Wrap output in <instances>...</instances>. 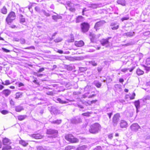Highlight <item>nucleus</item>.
<instances>
[{
  "label": "nucleus",
  "mask_w": 150,
  "mask_h": 150,
  "mask_svg": "<svg viewBox=\"0 0 150 150\" xmlns=\"http://www.w3.org/2000/svg\"><path fill=\"white\" fill-rule=\"evenodd\" d=\"M101 128V126L98 123H95L92 125L89 129V132L92 134H96L98 132Z\"/></svg>",
  "instance_id": "1"
},
{
  "label": "nucleus",
  "mask_w": 150,
  "mask_h": 150,
  "mask_svg": "<svg viewBox=\"0 0 150 150\" xmlns=\"http://www.w3.org/2000/svg\"><path fill=\"white\" fill-rule=\"evenodd\" d=\"M65 138L66 140L71 143H77L79 142V140L77 138H74L73 136L71 134L66 135Z\"/></svg>",
  "instance_id": "2"
},
{
  "label": "nucleus",
  "mask_w": 150,
  "mask_h": 150,
  "mask_svg": "<svg viewBox=\"0 0 150 150\" xmlns=\"http://www.w3.org/2000/svg\"><path fill=\"white\" fill-rule=\"evenodd\" d=\"M16 18V15L14 12L12 11L8 14L6 18V21L8 23H11Z\"/></svg>",
  "instance_id": "3"
},
{
  "label": "nucleus",
  "mask_w": 150,
  "mask_h": 150,
  "mask_svg": "<svg viewBox=\"0 0 150 150\" xmlns=\"http://www.w3.org/2000/svg\"><path fill=\"white\" fill-rule=\"evenodd\" d=\"M90 28L89 24L87 23L84 22L81 24V28L82 32L85 33Z\"/></svg>",
  "instance_id": "4"
},
{
  "label": "nucleus",
  "mask_w": 150,
  "mask_h": 150,
  "mask_svg": "<svg viewBox=\"0 0 150 150\" xmlns=\"http://www.w3.org/2000/svg\"><path fill=\"white\" fill-rule=\"evenodd\" d=\"M106 22L104 20H101L95 23L94 28L96 31H97L100 28V27L102 26Z\"/></svg>",
  "instance_id": "5"
},
{
  "label": "nucleus",
  "mask_w": 150,
  "mask_h": 150,
  "mask_svg": "<svg viewBox=\"0 0 150 150\" xmlns=\"http://www.w3.org/2000/svg\"><path fill=\"white\" fill-rule=\"evenodd\" d=\"M120 117V115L119 113H117L114 115L113 117L112 124L114 126H116L117 125L118 121L119 120Z\"/></svg>",
  "instance_id": "6"
},
{
  "label": "nucleus",
  "mask_w": 150,
  "mask_h": 150,
  "mask_svg": "<svg viewBox=\"0 0 150 150\" xmlns=\"http://www.w3.org/2000/svg\"><path fill=\"white\" fill-rule=\"evenodd\" d=\"M46 133L49 134H52L53 136L52 137L55 138L57 136L58 131L57 130L49 129L47 130Z\"/></svg>",
  "instance_id": "7"
},
{
  "label": "nucleus",
  "mask_w": 150,
  "mask_h": 150,
  "mask_svg": "<svg viewBox=\"0 0 150 150\" xmlns=\"http://www.w3.org/2000/svg\"><path fill=\"white\" fill-rule=\"evenodd\" d=\"M111 38V37H108L106 39H103L100 41V43L103 46H105L106 47H108L110 45V42L108 40Z\"/></svg>",
  "instance_id": "8"
},
{
  "label": "nucleus",
  "mask_w": 150,
  "mask_h": 150,
  "mask_svg": "<svg viewBox=\"0 0 150 150\" xmlns=\"http://www.w3.org/2000/svg\"><path fill=\"white\" fill-rule=\"evenodd\" d=\"M130 128L132 131L137 132L139 129L140 128V127L137 123H134L131 125Z\"/></svg>",
  "instance_id": "9"
},
{
  "label": "nucleus",
  "mask_w": 150,
  "mask_h": 150,
  "mask_svg": "<svg viewBox=\"0 0 150 150\" xmlns=\"http://www.w3.org/2000/svg\"><path fill=\"white\" fill-rule=\"evenodd\" d=\"M71 122L72 124H76L81 122V120L80 117H76L72 118Z\"/></svg>",
  "instance_id": "10"
},
{
  "label": "nucleus",
  "mask_w": 150,
  "mask_h": 150,
  "mask_svg": "<svg viewBox=\"0 0 150 150\" xmlns=\"http://www.w3.org/2000/svg\"><path fill=\"white\" fill-rule=\"evenodd\" d=\"M111 29L112 30H117L119 28V25L117 23L112 22L110 24Z\"/></svg>",
  "instance_id": "11"
},
{
  "label": "nucleus",
  "mask_w": 150,
  "mask_h": 150,
  "mask_svg": "<svg viewBox=\"0 0 150 150\" xmlns=\"http://www.w3.org/2000/svg\"><path fill=\"white\" fill-rule=\"evenodd\" d=\"M120 126L122 128H126L127 127V123L126 121L122 120L120 123Z\"/></svg>",
  "instance_id": "12"
},
{
  "label": "nucleus",
  "mask_w": 150,
  "mask_h": 150,
  "mask_svg": "<svg viewBox=\"0 0 150 150\" xmlns=\"http://www.w3.org/2000/svg\"><path fill=\"white\" fill-rule=\"evenodd\" d=\"M84 44V42L81 40L78 42H76L75 43V45L78 47H81L83 46Z\"/></svg>",
  "instance_id": "13"
},
{
  "label": "nucleus",
  "mask_w": 150,
  "mask_h": 150,
  "mask_svg": "<svg viewBox=\"0 0 150 150\" xmlns=\"http://www.w3.org/2000/svg\"><path fill=\"white\" fill-rule=\"evenodd\" d=\"M11 93V91L7 89L4 90L2 92V93L6 97L9 96L10 94Z\"/></svg>",
  "instance_id": "14"
},
{
  "label": "nucleus",
  "mask_w": 150,
  "mask_h": 150,
  "mask_svg": "<svg viewBox=\"0 0 150 150\" xmlns=\"http://www.w3.org/2000/svg\"><path fill=\"white\" fill-rule=\"evenodd\" d=\"M56 14V15H53L52 16V19L54 20L56 22L57 21L58 19H62V16H61L58 15L57 14Z\"/></svg>",
  "instance_id": "15"
},
{
  "label": "nucleus",
  "mask_w": 150,
  "mask_h": 150,
  "mask_svg": "<svg viewBox=\"0 0 150 150\" xmlns=\"http://www.w3.org/2000/svg\"><path fill=\"white\" fill-rule=\"evenodd\" d=\"M135 33L134 32H127L125 33L124 34V35L126 36L127 37H131L134 35Z\"/></svg>",
  "instance_id": "16"
},
{
  "label": "nucleus",
  "mask_w": 150,
  "mask_h": 150,
  "mask_svg": "<svg viewBox=\"0 0 150 150\" xmlns=\"http://www.w3.org/2000/svg\"><path fill=\"white\" fill-rule=\"evenodd\" d=\"M3 144L4 145L9 144L10 143V141L8 139L5 138L3 140Z\"/></svg>",
  "instance_id": "17"
},
{
  "label": "nucleus",
  "mask_w": 150,
  "mask_h": 150,
  "mask_svg": "<svg viewBox=\"0 0 150 150\" xmlns=\"http://www.w3.org/2000/svg\"><path fill=\"white\" fill-rule=\"evenodd\" d=\"M15 110L17 112H20L21 110H23V107L20 106H16L15 107Z\"/></svg>",
  "instance_id": "18"
},
{
  "label": "nucleus",
  "mask_w": 150,
  "mask_h": 150,
  "mask_svg": "<svg viewBox=\"0 0 150 150\" xmlns=\"http://www.w3.org/2000/svg\"><path fill=\"white\" fill-rule=\"evenodd\" d=\"M83 20V18L82 16H79L76 19V22L78 23L82 21Z\"/></svg>",
  "instance_id": "19"
},
{
  "label": "nucleus",
  "mask_w": 150,
  "mask_h": 150,
  "mask_svg": "<svg viewBox=\"0 0 150 150\" xmlns=\"http://www.w3.org/2000/svg\"><path fill=\"white\" fill-rule=\"evenodd\" d=\"M32 137L35 139H40L42 137V136L39 134H33L32 135Z\"/></svg>",
  "instance_id": "20"
},
{
  "label": "nucleus",
  "mask_w": 150,
  "mask_h": 150,
  "mask_svg": "<svg viewBox=\"0 0 150 150\" xmlns=\"http://www.w3.org/2000/svg\"><path fill=\"white\" fill-rule=\"evenodd\" d=\"M117 3L118 4L124 6L125 5L126 1L125 0H117Z\"/></svg>",
  "instance_id": "21"
},
{
  "label": "nucleus",
  "mask_w": 150,
  "mask_h": 150,
  "mask_svg": "<svg viewBox=\"0 0 150 150\" xmlns=\"http://www.w3.org/2000/svg\"><path fill=\"white\" fill-rule=\"evenodd\" d=\"M19 143L24 147L26 146L28 144V143L27 142L22 140H21L19 141Z\"/></svg>",
  "instance_id": "22"
},
{
  "label": "nucleus",
  "mask_w": 150,
  "mask_h": 150,
  "mask_svg": "<svg viewBox=\"0 0 150 150\" xmlns=\"http://www.w3.org/2000/svg\"><path fill=\"white\" fill-rule=\"evenodd\" d=\"M26 117L27 116L25 115H20L18 116V118L19 120L21 121L25 119Z\"/></svg>",
  "instance_id": "23"
},
{
  "label": "nucleus",
  "mask_w": 150,
  "mask_h": 150,
  "mask_svg": "<svg viewBox=\"0 0 150 150\" xmlns=\"http://www.w3.org/2000/svg\"><path fill=\"white\" fill-rule=\"evenodd\" d=\"M136 73L138 75H141L143 74L144 72L140 69H137Z\"/></svg>",
  "instance_id": "24"
},
{
  "label": "nucleus",
  "mask_w": 150,
  "mask_h": 150,
  "mask_svg": "<svg viewBox=\"0 0 150 150\" xmlns=\"http://www.w3.org/2000/svg\"><path fill=\"white\" fill-rule=\"evenodd\" d=\"M75 147L74 146H69L65 148V150H74Z\"/></svg>",
  "instance_id": "25"
},
{
  "label": "nucleus",
  "mask_w": 150,
  "mask_h": 150,
  "mask_svg": "<svg viewBox=\"0 0 150 150\" xmlns=\"http://www.w3.org/2000/svg\"><path fill=\"white\" fill-rule=\"evenodd\" d=\"M61 120H56L53 121L51 122V123L52 124H59L62 122Z\"/></svg>",
  "instance_id": "26"
},
{
  "label": "nucleus",
  "mask_w": 150,
  "mask_h": 150,
  "mask_svg": "<svg viewBox=\"0 0 150 150\" xmlns=\"http://www.w3.org/2000/svg\"><path fill=\"white\" fill-rule=\"evenodd\" d=\"M57 102H59V103L61 104H66L68 103L67 101L62 100L60 98L57 99Z\"/></svg>",
  "instance_id": "27"
},
{
  "label": "nucleus",
  "mask_w": 150,
  "mask_h": 150,
  "mask_svg": "<svg viewBox=\"0 0 150 150\" xmlns=\"http://www.w3.org/2000/svg\"><path fill=\"white\" fill-rule=\"evenodd\" d=\"M1 12L4 14H6L7 13V9L5 6H4L1 9Z\"/></svg>",
  "instance_id": "28"
},
{
  "label": "nucleus",
  "mask_w": 150,
  "mask_h": 150,
  "mask_svg": "<svg viewBox=\"0 0 150 150\" xmlns=\"http://www.w3.org/2000/svg\"><path fill=\"white\" fill-rule=\"evenodd\" d=\"M87 146L86 145H83L78 148L76 150H84L87 148Z\"/></svg>",
  "instance_id": "29"
},
{
  "label": "nucleus",
  "mask_w": 150,
  "mask_h": 150,
  "mask_svg": "<svg viewBox=\"0 0 150 150\" xmlns=\"http://www.w3.org/2000/svg\"><path fill=\"white\" fill-rule=\"evenodd\" d=\"M94 83L95 86L98 88H100L101 86V84L97 81H95Z\"/></svg>",
  "instance_id": "30"
},
{
  "label": "nucleus",
  "mask_w": 150,
  "mask_h": 150,
  "mask_svg": "<svg viewBox=\"0 0 150 150\" xmlns=\"http://www.w3.org/2000/svg\"><path fill=\"white\" fill-rule=\"evenodd\" d=\"M134 105L136 108H139L140 106V102L139 100L136 101L134 102Z\"/></svg>",
  "instance_id": "31"
},
{
  "label": "nucleus",
  "mask_w": 150,
  "mask_h": 150,
  "mask_svg": "<svg viewBox=\"0 0 150 150\" xmlns=\"http://www.w3.org/2000/svg\"><path fill=\"white\" fill-rule=\"evenodd\" d=\"M2 84L4 85H8L11 84L10 81L9 80H6L4 82H2Z\"/></svg>",
  "instance_id": "32"
},
{
  "label": "nucleus",
  "mask_w": 150,
  "mask_h": 150,
  "mask_svg": "<svg viewBox=\"0 0 150 150\" xmlns=\"http://www.w3.org/2000/svg\"><path fill=\"white\" fill-rule=\"evenodd\" d=\"M22 93L18 92L16 94V98H18L22 96Z\"/></svg>",
  "instance_id": "33"
},
{
  "label": "nucleus",
  "mask_w": 150,
  "mask_h": 150,
  "mask_svg": "<svg viewBox=\"0 0 150 150\" xmlns=\"http://www.w3.org/2000/svg\"><path fill=\"white\" fill-rule=\"evenodd\" d=\"M66 4L68 7L69 8L72 7L73 6V4L71 3L70 1H67L66 2Z\"/></svg>",
  "instance_id": "34"
},
{
  "label": "nucleus",
  "mask_w": 150,
  "mask_h": 150,
  "mask_svg": "<svg viewBox=\"0 0 150 150\" xmlns=\"http://www.w3.org/2000/svg\"><path fill=\"white\" fill-rule=\"evenodd\" d=\"M37 150H48L45 147L44 148L41 146H38L37 148Z\"/></svg>",
  "instance_id": "35"
},
{
  "label": "nucleus",
  "mask_w": 150,
  "mask_h": 150,
  "mask_svg": "<svg viewBox=\"0 0 150 150\" xmlns=\"http://www.w3.org/2000/svg\"><path fill=\"white\" fill-rule=\"evenodd\" d=\"M62 40V39L60 38H56L54 40V41L55 42H59Z\"/></svg>",
  "instance_id": "36"
},
{
  "label": "nucleus",
  "mask_w": 150,
  "mask_h": 150,
  "mask_svg": "<svg viewBox=\"0 0 150 150\" xmlns=\"http://www.w3.org/2000/svg\"><path fill=\"white\" fill-rule=\"evenodd\" d=\"M42 11L43 13L46 16H50V14L49 13L46 12L45 10H43Z\"/></svg>",
  "instance_id": "37"
},
{
  "label": "nucleus",
  "mask_w": 150,
  "mask_h": 150,
  "mask_svg": "<svg viewBox=\"0 0 150 150\" xmlns=\"http://www.w3.org/2000/svg\"><path fill=\"white\" fill-rule=\"evenodd\" d=\"M11 146H8L6 147H3L2 149V150H9L11 149Z\"/></svg>",
  "instance_id": "38"
},
{
  "label": "nucleus",
  "mask_w": 150,
  "mask_h": 150,
  "mask_svg": "<svg viewBox=\"0 0 150 150\" xmlns=\"http://www.w3.org/2000/svg\"><path fill=\"white\" fill-rule=\"evenodd\" d=\"M91 113L89 112H85L82 113V115L86 117H89L90 116V114Z\"/></svg>",
  "instance_id": "39"
},
{
  "label": "nucleus",
  "mask_w": 150,
  "mask_h": 150,
  "mask_svg": "<svg viewBox=\"0 0 150 150\" xmlns=\"http://www.w3.org/2000/svg\"><path fill=\"white\" fill-rule=\"evenodd\" d=\"M66 68L68 70H71L73 69L72 67L70 65H67Z\"/></svg>",
  "instance_id": "40"
},
{
  "label": "nucleus",
  "mask_w": 150,
  "mask_h": 150,
  "mask_svg": "<svg viewBox=\"0 0 150 150\" xmlns=\"http://www.w3.org/2000/svg\"><path fill=\"white\" fill-rule=\"evenodd\" d=\"M20 21L22 22H24L25 21V20L24 18H23V16L22 15H20Z\"/></svg>",
  "instance_id": "41"
},
{
  "label": "nucleus",
  "mask_w": 150,
  "mask_h": 150,
  "mask_svg": "<svg viewBox=\"0 0 150 150\" xmlns=\"http://www.w3.org/2000/svg\"><path fill=\"white\" fill-rule=\"evenodd\" d=\"M146 64L147 65H150V57L146 59Z\"/></svg>",
  "instance_id": "42"
},
{
  "label": "nucleus",
  "mask_w": 150,
  "mask_h": 150,
  "mask_svg": "<svg viewBox=\"0 0 150 150\" xmlns=\"http://www.w3.org/2000/svg\"><path fill=\"white\" fill-rule=\"evenodd\" d=\"M21 43L22 44H24L25 43V39L23 38H21L20 40Z\"/></svg>",
  "instance_id": "43"
},
{
  "label": "nucleus",
  "mask_w": 150,
  "mask_h": 150,
  "mask_svg": "<svg viewBox=\"0 0 150 150\" xmlns=\"http://www.w3.org/2000/svg\"><path fill=\"white\" fill-rule=\"evenodd\" d=\"M74 41V37L71 36V39H69L68 40V42H73Z\"/></svg>",
  "instance_id": "44"
},
{
  "label": "nucleus",
  "mask_w": 150,
  "mask_h": 150,
  "mask_svg": "<svg viewBox=\"0 0 150 150\" xmlns=\"http://www.w3.org/2000/svg\"><path fill=\"white\" fill-rule=\"evenodd\" d=\"M102 148L100 146H98L95 148L93 150H101Z\"/></svg>",
  "instance_id": "45"
},
{
  "label": "nucleus",
  "mask_w": 150,
  "mask_h": 150,
  "mask_svg": "<svg viewBox=\"0 0 150 150\" xmlns=\"http://www.w3.org/2000/svg\"><path fill=\"white\" fill-rule=\"evenodd\" d=\"M74 60H80L81 59V57H74Z\"/></svg>",
  "instance_id": "46"
},
{
  "label": "nucleus",
  "mask_w": 150,
  "mask_h": 150,
  "mask_svg": "<svg viewBox=\"0 0 150 150\" xmlns=\"http://www.w3.org/2000/svg\"><path fill=\"white\" fill-rule=\"evenodd\" d=\"M79 69L82 72H83L86 70V68L82 67H80L79 68Z\"/></svg>",
  "instance_id": "47"
},
{
  "label": "nucleus",
  "mask_w": 150,
  "mask_h": 150,
  "mask_svg": "<svg viewBox=\"0 0 150 150\" xmlns=\"http://www.w3.org/2000/svg\"><path fill=\"white\" fill-rule=\"evenodd\" d=\"M88 10L86 8H83V10H82V15H84V12L85 11H87Z\"/></svg>",
  "instance_id": "48"
},
{
  "label": "nucleus",
  "mask_w": 150,
  "mask_h": 150,
  "mask_svg": "<svg viewBox=\"0 0 150 150\" xmlns=\"http://www.w3.org/2000/svg\"><path fill=\"white\" fill-rule=\"evenodd\" d=\"M8 112V111L5 110H3L1 111V113L4 115L6 114H7Z\"/></svg>",
  "instance_id": "49"
},
{
  "label": "nucleus",
  "mask_w": 150,
  "mask_h": 150,
  "mask_svg": "<svg viewBox=\"0 0 150 150\" xmlns=\"http://www.w3.org/2000/svg\"><path fill=\"white\" fill-rule=\"evenodd\" d=\"M129 19V17H124L122 18L121 19V20L122 21H123L124 20H126Z\"/></svg>",
  "instance_id": "50"
},
{
  "label": "nucleus",
  "mask_w": 150,
  "mask_h": 150,
  "mask_svg": "<svg viewBox=\"0 0 150 150\" xmlns=\"http://www.w3.org/2000/svg\"><path fill=\"white\" fill-rule=\"evenodd\" d=\"M69 9L72 12H74L75 11V9L72 7L69 8Z\"/></svg>",
  "instance_id": "51"
},
{
  "label": "nucleus",
  "mask_w": 150,
  "mask_h": 150,
  "mask_svg": "<svg viewBox=\"0 0 150 150\" xmlns=\"http://www.w3.org/2000/svg\"><path fill=\"white\" fill-rule=\"evenodd\" d=\"M2 49L3 51L6 52H9L10 51L9 50L5 49L4 48H2Z\"/></svg>",
  "instance_id": "52"
},
{
  "label": "nucleus",
  "mask_w": 150,
  "mask_h": 150,
  "mask_svg": "<svg viewBox=\"0 0 150 150\" xmlns=\"http://www.w3.org/2000/svg\"><path fill=\"white\" fill-rule=\"evenodd\" d=\"M90 63L92 65L94 66H95L97 65V64L94 61H91Z\"/></svg>",
  "instance_id": "53"
},
{
  "label": "nucleus",
  "mask_w": 150,
  "mask_h": 150,
  "mask_svg": "<svg viewBox=\"0 0 150 150\" xmlns=\"http://www.w3.org/2000/svg\"><path fill=\"white\" fill-rule=\"evenodd\" d=\"M89 93L88 92L85 93L83 96V98H86L87 97Z\"/></svg>",
  "instance_id": "54"
},
{
  "label": "nucleus",
  "mask_w": 150,
  "mask_h": 150,
  "mask_svg": "<svg viewBox=\"0 0 150 150\" xmlns=\"http://www.w3.org/2000/svg\"><path fill=\"white\" fill-rule=\"evenodd\" d=\"M33 78L35 79V80L33 81V82L36 84H38V83L36 81L37 78H35L34 77H33Z\"/></svg>",
  "instance_id": "55"
},
{
  "label": "nucleus",
  "mask_w": 150,
  "mask_h": 150,
  "mask_svg": "<svg viewBox=\"0 0 150 150\" xmlns=\"http://www.w3.org/2000/svg\"><path fill=\"white\" fill-rule=\"evenodd\" d=\"M46 93L48 95H53V93L52 91L48 92Z\"/></svg>",
  "instance_id": "56"
},
{
  "label": "nucleus",
  "mask_w": 150,
  "mask_h": 150,
  "mask_svg": "<svg viewBox=\"0 0 150 150\" xmlns=\"http://www.w3.org/2000/svg\"><path fill=\"white\" fill-rule=\"evenodd\" d=\"M44 68H42L40 69L38 71V72H41L44 71Z\"/></svg>",
  "instance_id": "57"
},
{
  "label": "nucleus",
  "mask_w": 150,
  "mask_h": 150,
  "mask_svg": "<svg viewBox=\"0 0 150 150\" xmlns=\"http://www.w3.org/2000/svg\"><path fill=\"white\" fill-rule=\"evenodd\" d=\"M68 59L71 61H74V57H68Z\"/></svg>",
  "instance_id": "58"
},
{
  "label": "nucleus",
  "mask_w": 150,
  "mask_h": 150,
  "mask_svg": "<svg viewBox=\"0 0 150 150\" xmlns=\"http://www.w3.org/2000/svg\"><path fill=\"white\" fill-rule=\"evenodd\" d=\"M129 69L127 68H125L121 69V71L123 72H125L127 71Z\"/></svg>",
  "instance_id": "59"
},
{
  "label": "nucleus",
  "mask_w": 150,
  "mask_h": 150,
  "mask_svg": "<svg viewBox=\"0 0 150 150\" xmlns=\"http://www.w3.org/2000/svg\"><path fill=\"white\" fill-rule=\"evenodd\" d=\"M108 138L110 139H112L113 138V135L112 134H110L108 136Z\"/></svg>",
  "instance_id": "60"
},
{
  "label": "nucleus",
  "mask_w": 150,
  "mask_h": 150,
  "mask_svg": "<svg viewBox=\"0 0 150 150\" xmlns=\"http://www.w3.org/2000/svg\"><path fill=\"white\" fill-rule=\"evenodd\" d=\"M13 40L15 41L18 42L19 41V40L18 38H14L13 39Z\"/></svg>",
  "instance_id": "61"
},
{
  "label": "nucleus",
  "mask_w": 150,
  "mask_h": 150,
  "mask_svg": "<svg viewBox=\"0 0 150 150\" xmlns=\"http://www.w3.org/2000/svg\"><path fill=\"white\" fill-rule=\"evenodd\" d=\"M10 104L12 105H14V102L12 100H10Z\"/></svg>",
  "instance_id": "62"
},
{
  "label": "nucleus",
  "mask_w": 150,
  "mask_h": 150,
  "mask_svg": "<svg viewBox=\"0 0 150 150\" xmlns=\"http://www.w3.org/2000/svg\"><path fill=\"white\" fill-rule=\"evenodd\" d=\"M18 86L19 87L21 86H24V84L22 83H20L18 84Z\"/></svg>",
  "instance_id": "63"
},
{
  "label": "nucleus",
  "mask_w": 150,
  "mask_h": 150,
  "mask_svg": "<svg viewBox=\"0 0 150 150\" xmlns=\"http://www.w3.org/2000/svg\"><path fill=\"white\" fill-rule=\"evenodd\" d=\"M35 10L37 12L39 11L40 10L39 8V7H35Z\"/></svg>",
  "instance_id": "64"
}]
</instances>
